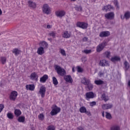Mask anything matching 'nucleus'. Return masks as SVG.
<instances>
[{
    "label": "nucleus",
    "mask_w": 130,
    "mask_h": 130,
    "mask_svg": "<svg viewBox=\"0 0 130 130\" xmlns=\"http://www.w3.org/2000/svg\"><path fill=\"white\" fill-rule=\"evenodd\" d=\"M38 118L40 119V120H43V119H44V115L43 114H40L38 116Z\"/></svg>",
    "instance_id": "nucleus-39"
},
{
    "label": "nucleus",
    "mask_w": 130,
    "mask_h": 130,
    "mask_svg": "<svg viewBox=\"0 0 130 130\" xmlns=\"http://www.w3.org/2000/svg\"><path fill=\"white\" fill-rule=\"evenodd\" d=\"M85 113L88 116H91V112H90V111H87L86 110V112Z\"/></svg>",
    "instance_id": "nucleus-50"
},
{
    "label": "nucleus",
    "mask_w": 130,
    "mask_h": 130,
    "mask_svg": "<svg viewBox=\"0 0 130 130\" xmlns=\"http://www.w3.org/2000/svg\"><path fill=\"white\" fill-rule=\"evenodd\" d=\"M103 55H104V57H106V58H108V59H110L111 53L110 51H107L103 53Z\"/></svg>",
    "instance_id": "nucleus-17"
},
{
    "label": "nucleus",
    "mask_w": 130,
    "mask_h": 130,
    "mask_svg": "<svg viewBox=\"0 0 130 130\" xmlns=\"http://www.w3.org/2000/svg\"><path fill=\"white\" fill-rule=\"evenodd\" d=\"M86 100H89V99H92L95 97L94 95V93L93 92H87L85 94Z\"/></svg>",
    "instance_id": "nucleus-12"
},
{
    "label": "nucleus",
    "mask_w": 130,
    "mask_h": 130,
    "mask_svg": "<svg viewBox=\"0 0 130 130\" xmlns=\"http://www.w3.org/2000/svg\"><path fill=\"white\" fill-rule=\"evenodd\" d=\"M48 36L53 37V38H55V36H56V33H55L54 31H52L48 34Z\"/></svg>",
    "instance_id": "nucleus-35"
},
{
    "label": "nucleus",
    "mask_w": 130,
    "mask_h": 130,
    "mask_svg": "<svg viewBox=\"0 0 130 130\" xmlns=\"http://www.w3.org/2000/svg\"><path fill=\"white\" fill-rule=\"evenodd\" d=\"M71 2H76V1H77V0H71Z\"/></svg>",
    "instance_id": "nucleus-61"
},
{
    "label": "nucleus",
    "mask_w": 130,
    "mask_h": 130,
    "mask_svg": "<svg viewBox=\"0 0 130 130\" xmlns=\"http://www.w3.org/2000/svg\"><path fill=\"white\" fill-rule=\"evenodd\" d=\"M124 67L125 68V71H127L129 69V63L127 61H125L124 62Z\"/></svg>",
    "instance_id": "nucleus-28"
},
{
    "label": "nucleus",
    "mask_w": 130,
    "mask_h": 130,
    "mask_svg": "<svg viewBox=\"0 0 130 130\" xmlns=\"http://www.w3.org/2000/svg\"><path fill=\"white\" fill-rule=\"evenodd\" d=\"M102 10L103 11H105V12H108V11L113 10V7L111 6L110 5H106L103 8Z\"/></svg>",
    "instance_id": "nucleus-15"
},
{
    "label": "nucleus",
    "mask_w": 130,
    "mask_h": 130,
    "mask_svg": "<svg viewBox=\"0 0 130 130\" xmlns=\"http://www.w3.org/2000/svg\"><path fill=\"white\" fill-rule=\"evenodd\" d=\"M64 80L66 82H68V83H73V78H72V76L71 75H67L64 77Z\"/></svg>",
    "instance_id": "nucleus-19"
},
{
    "label": "nucleus",
    "mask_w": 130,
    "mask_h": 130,
    "mask_svg": "<svg viewBox=\"0 0 130 130\" xmlns=\"http://www.w3.org/2000/svg\"><path fill=\"white\" fill-rule=\"evenodd\" d=\"M30 77L31 80H37L38 79V75L35 72L31 73Z\"/></svg>",
    "instance_id": "nucleus-23"
},
{
    "label": "nucleus",
    "mask_w": 130,
    "mask_h": 130,
    "mask_svg": "<svg viewBox=\"0 0 130 130\" xmlns=\"http://www.w3.org/2000/svg\"><path fill=\"white\" fill-rule=\"evenodd\" d=\"M28 6L29 8H31L32 9H36V3L33 2L32 1L29 0L27 1Z\"/></svg>",
    "instance_id": "nucleus-13"
},
{
    "label": "nucleus",
    "mask_w": 130,
    "mask_h": 130,
    "mask_svg": "<svg viewBox=\"0 0 130 130\" xmlns=\"http://www.w3.org/2000/svg\"><path fill=\"white\" fill-rule=\"evenodd\" d=\"M55 15L57 17H59V18H61L66 15V12L63 10H61V11H56L55 12Z\"/></svg>",
    "instance_id": "nucleus-14"
},
{
    "label": "nucleus",
    "mask_w": 130,
    "mask_h": 130,
    "mask_svg": "<svg viewBox=\"0 0 130 130\" xmlns=\"http://www.w3.org/2000/svg\"><path fill=\"white\" fill-rule=\"evenodd\" d=\"M52 80H53V84H54L55 86H56V85L58 84V81H57V79H56V78L55 77H53Z\"/></svg>",
    "instance_id": "nucleus-34"
},
{
    "label": "nucleus",
    "mask_w": 130,
    "mask_h": 130,
    "mask_svg": "<svg viewBox=\"0 0 130 130\" xmlns=\"http://www.w3.org/2000/svg\"><path fill=\"white\" fill-rule=\"evenodd\" d=\"M42 46H45V47H48V44L45 41L42 42Z\"/></svg>",
    "instance_id": "nucleus-44"
},
{
    "label": "nucleus",
    "mask_w": 130,
    "mask_h": 130,
    "mask_svg": "<svg viewBox=\"0 0 130 130\" xmlns=\"http://www.w3.org/2000/svg\"><path fill=\"white\" fill-rule=\"evenodd\" d=\"M102 115L103 117H104V116H105L104 112H102Z\"/></svg>",
    "instance_id": "nucleus-57"
},
{
    "label": "nucleus",
    "mask_w": 130,
    "mask_h": 130,
    "mask_svg": "<svg viewBox=\"0 0 130 130\" xmlns=\"http://www.w3.org/2000/svg\"><path fill=\"white\" fill-rule=\"evenodd\" d=\"M48 40H49V41H52V39L51 38H49L48 39Z\"/></svg>",
    "instance_id": "nucleus-59"
},
{
    "label": "nucleus",
    "mask_w": 130,
    "mask_h": 130,
    "mask_svg": "<svg viewBox=\"0 0 130 130\" xmlns=\"http://www.w3.org/2000/svg\"><path fill=\"white\" fill-rule=\"evenodd\" d=\"M121 19H122V16H121Z\"/></svg>",
    "instance_id": "nucleus-62"
},
{
    "label": "nucleus",
    "mask_w": 130,
    "mask_h": 130,
    "mask_svg": "<svg viewBox=\"0 0 130 130\" xmlns=\"http://www.w3.org/2000/svg\"><path fill=\"white\" fill-rule=\"evenodd\" d=\"M4 108H5V105L3 104H0V113L1 111H3V109H4Z\"/></svg>",
    "instance_id": "nucleus-47"
},
{
    "label": "nucleus",
    "mask_w": 130,
    "mask_h": 130,
    "mask_svg": "<svg viewBox=\"0 0 130 130\" xmlns=\"http://www.w3.org/2000/svg\"><path fill=\"white\" fill-rule=\"evenodd\" d=\"M96 105V102H92L90 103V106L93 107Z\"/></svg>",
    "instance_id": "nucleus-49"
},
{
    "label": "nucleus",
    "mask_w": 130,
    "mask_h": 130,
    "mask_svg": "<svg viewBox=\"0 0 130 130\" xmlns=\"http://www.w3.org/2000/svg\"><path fill=\"white\" fill-rule=\"evenodd\" d=\"M86 110L87 109H86V107L84 106L80 107L79 109V111L81 113H85V112H86Z\"/></svg>",
    "instance_id": "nucleus-32"
},
{
    "label": "nucleus",
    "mask_w": 130,
    "mask_h": 130,
    "mask_svg": "<svg viewBox=\"0 0 130 130\" xmlns=\"http://www.w3.org/2000/svg\"><path fill=\"white\" fill-rule=\"evenodd\" d=\"M55 127L53 125H50L48 126V129L47 130H55Z\"/></svg>",
    "instance_id": "nucleus-43"
},
{
    "label": "nucleus",
    "mask_w": 130,
    "mask_h": 130,
    "mask_svg": "<svg viewBox=\"0 0 130 130\" xmlns=\"http://www.w3.org/2000/svg\"><path fill=\"white\" fill-rule=\"evenodd\" d=\"M55 67V71H56V72L58 74V75H59V76H61V77H63V76H64V75L67 74L66 70L61 68L60 66L58 65H56Z\"/></svg>",
    "instance_id": "nucleus-2"
},
{
    "label": "nucleus",
    "mask_w": 130,
    "mask_h": 130,
    "mask_svg": "<svg viewBox=\"0 0 130 130\" xmlns=\"http://www.w3.org/2000/svg\"><path fill=\"white\" fill-rule=\"evenodd\" d=\"M18 96V92L16 91H13L11 92L9 98L12 101H15Z\"/></svg>",
    "instance_id": "nucleus-8"
},
{
    "label": "nucleus",
    "mask_w": 130,
    "mask_h": 130,
    "mask_svg": "<svg viewBox=\"0 0 130 130\" xmlns=\"http://www.w3.org/2000/svg\"><path fill=\"white\" fill-rule=\"evenodd\" d=\"M112 108V105L109 104H104L102 106V108L104 110L110 109Z\"/></svg>",
    "instance_id": "nucleus-20"
},
{
    "label": "nucleus",
    "mask_w": 130,
    "mask_h": 130,
    "mask_svg": "<svg viewBox=\"0 0 130 130\" xmlns=\"http://www.w3.org/2000/svg\"><path fill=\"white\" fill-rule=\"evenodd\" d=\"M128 86L130 87V80H129L128 82Z\"/></svg>",
    "instance_id": "nucleus-58"
},
{
    "label": "nucleus",
    "mask_w": 130,
    "mask_h": 130,
    "mask_svg": "<svg viewBox=\"0 0 130 130\" xmlns=\"http://www.w3.org/2000/svg\"><path fill=\"white\" fill-rule=\"evenodd\" d=\"M17 120L18 122H25V116H19Z\"/></svg>",
    "instance_id": "nucleus-29"
},
{
    "label": "nucleus",
    "mask_w": 130,
    "mask_h": 130,
    "mask_svg": "<svg viewBox=\"0 0 130 130\" xmlns=\"http://www.w3.org/2000/svg\"><path fill=\"white\" fill-rule=\"evenodd\" d=\"M26 90H29L30 91H34L35 89V86L34 84H29L26 85Z\"/></svg>",
    "instance_id": "nucleus-18"
},
{
    "label": "nucleus",
    "mask_w": 130,
    "mask_h": 130,
    "mask_svg": "<svg viewBox=\"0 0 130 130\" xmlns=\"http://www.w3.org/2000/svg\"><path fill=\"white\" fill-rule=\"evenodd\" d=\"M105 18L107 19V20H112L113 18H114V13L113 12H110L107 13L105 15Z\"/></svg>",
    "instance_id": "nucleus-10"
},
{
    "label": "nucleus",
    "mask_w": 130,
    "mask_h": 130,
    "mask_svg": "<svg viewBox=\"0 0 130 130\" xmlns=\"http://www.w3.org/2000/svg\"><path fill=\"white\" fill-rule=\"evenodd\" d=\"M72 71H73V73H75V69H74V68L72 69Z\"/></svg>",
    "instance_id": "nucleus-60"
},
{
    "label": "nucleus",
    "mask_w": 130,
    "mask_h": 130,
    "mask_svg": "<svg viewBox=\"0 0 130 130\" xmlns=\"http://www.w3.org/2000/svg\"><path fill=\"white\" fill-rule=\"evenodd\" d=\"M0 61L2 64H5L7 61V57H1L0 59Z\"/></svg>",
    "instance_id": "nucleus-31"
},
{
    "label": "nucleus",
    "mask_w": 130,
    "mask_h": 130,
    "mask_svg": "<svg viewBox=\"0 0 130 130\" xmlns=\"http://www.w3.org/2000/svg\"><path fill=\"white\" fill-rule=\"evenodd\" d=\"M124 18L126 19V20H128V19H129L130 18L129 11H127L124 14L123 19H124Z\"/></svg>",
    "instance_id": "nucleus-30"
},
{
    "label": "nucleus",
    "mask_w": 130,
    "mask_h": 130,
    "mask_svg": "<svg viewBox=\"0 0 130 130\" xmlns=\"http://www.w3.org/2000/svg\"><path fill=\"white\" fill-rule=\"evenodd\" d=\"M7 116L9 119H13L14 118V114L11 112H9L7 114Z\"/></svg>",
    "instance_id": "nucleus-33"
},
{
    "label": "nucleus",
    "mask_w": 130,
    "mask_h": 130,
    "mask_svg": "<svg viewBox=\"0 0 130 130\" xmlns=\"http://www.w3.org/2000/svg\"><path fill=\"white\" fill-rule=\"evenodd\" d=\"M110 35V32L108 31H102L100 33L99 36L103 38V37H108Z\"/></svg>",
    "instance_id": "nucleus-11"
},
{
    "label": "nucleus",
    "mask_w": 130,
    "mask_h": 130,
    "mask_svg": "<svg viewBox=\"0 0 130 130\" xmlns=\"http://www.w3.org/2000/svg\"><path fill=\"white\" fill-rule=\"evenodd\" d=\"M13 53H14L15 55H19L21 52V50L18 48H15L12 51Z\"/></svg>",
    "instance_id": "nucleus-27"
},
{
    "label": "nucleus",
    "mask_w": 130,
    "mask_h": 130,
    "mask_svg": "<svg viewBox=\"0 0 130 130\" xmlns=\"http://www.w3.org/2000/svg\"><path fill=\"white\" fill-rule=\"evenodd\" d=\"M63 38H70L71 37V34L69 33V31H66L62 34Z\"/></svg>",
    "instance_id": "nucleus-24"
},
{
    "label": "nucleus",
    "mask_w": 130,
    "mask_h": 130,
    "mask_svg": "<svg viewBox=\"0 0 130 130\" xmlns=\"http://www.w3.org/2000/svg\"><path fill=\"white\" fill-rule=\"evenodd\" d=\"M105 46H106V42H102L99 44V45H98L96 47V52H101V51L104 49Z\"/></svg>",
    "instance_id": "nucleus-4"
},
{
    "label": "nucleus",
    "mask_w": 130,
    "mask_h": 130,
    "mask_svg": "<svg viewBox=\"0 0 130 130\" xmlns=\"http://www.w3.org/2000/svg\"><path fill=\"white\" fill-rule=\"evenodd\" d=\"M82 79L81 83L86 86H85V89H86L87 91H92L93 88H94V85L91 83L90 79H87L85 77H83Z\"/></svg>",
    "instance_id": "nucleus-1"
},
{
    "label": "nucleus",
    "mask_w": 130,
    "mask_h": 130,
    "mask_svg": "<svg viewBox=\"0 0 130 130\" xmlns=\"http://www.w3.org/2000/svg\"><path fill=\"white\" fill-rule=\"evenodd\" d=\"M77 72L78 73H83V69L80 66H77Z\"/></svg>",
    "instance_id": "nucleus-42"
},
{
    "label": "nucleus",
    "mask_w": 130,
    "mask_h": 130,
    "mask_svg": "<svg viewBox=\"0 0 130 130\" xmlns=\"http://www.w3.org/2000/svg\"><path fill=\"white\" fill-rule=\"evenodd\" d=\"M115 5L116 7V10L118 11L119 10V6H118V1L117 0H115Z\"/></svg>",
    "instance_id": "nucleus-38"
},
{
    "label": "nucleus",
    "mask_w": 130,
    "mask_h": 130,
    "mask_svg": "<svg viewBox=\"0 0 130 130\" xmlns=\"http://www.w3.org/2000/svg\"><path fill=\"white\" fill-rule=\"evenodd\" d=\"M111 61H112L113 62H114V57H112L111 59H110Z\"/></svg>",
    "instance_id": "nucleus-54"
},
{
    "label": "nucleus",
    "mask_w": 130,
    "mask_h": 130,
    "mask_svg": "<svg viewBox=\"0 0 130 130\" xmlns=\"http://www.w3.org/2000/svg\"><path fill=\"white\" fill-rule=\"evenodd\" d=\"M111 130H114V126H112L111 127Z\"/></svg>",
    "instance_id": "nucleus-56"
},
{
    "label": "nucleus",
    "mask_w": 130,
    "mask_h": 130,
    "mask_svg": "<svg viewBox=\"0 0 130 130\" xmlns=\"http://www.w3.org/2000/svg\"><path fill=\"white\" fill-rule=\"evenodd\" d=\"M60 53L63 55V56H67V54H66V51H64V50L62 49L60 50Z\"/></svg>",
    "instance_id": "nucleus-41"
},
{
    "label": "nucleus",
    "mask_w": 130,
    "mask_h": 130,
    "mask_svg": "<svg viewBox=\"0 0 130 130\" xmlns=\"http://www.w3.org/2000/svg\"><path fill=\"white\" fill-rule=\"evenodd\" d=\"M84 53H86V54H89V53H91L92 52V50H84Z\"/></svg>",
    "instance_id": "nucleus-45"
},
{
    "label": "nucleus",
    "mask_w": 130,
    "mask_h": 130,
    "mask_svg": "<svg viewBox=\"0 0 130 130\" xmlns=\"http://www.w3.org/2000/svg\"><path fill=\"white\" fill-rule=\"evenodd\" d=\"M0 36H1V34H0Z\"/></svg>",
    "instance_id": "nucleus-63"
},
{
    "label": "nucleus",
    "mask_w": 130,
    "mask_h": 130,
    "mask_svg": "<svg viewBox=\"0 0 130 130\" xmlns=\"http://www.w3.org/2000/svg\"><path fill=\"white\" fill-rule=\"evenodd\" d=\"M75 9L76 10V11H78L79 12H82V11L83 10V8H82L81 6H76L75 7Z\"/></svg>",
    "instance_id": "nucleus-37"
},
{
    "label": "nucleus",
    "mask_w": 130,
    "mask_h": 130,
    "mask_svg": "<svg viewBox=\"0 0 130 130\" xmlns=\"http://www.w3.org/2000/svg\"><path fill=\"white\" fill-rule=\"evenodd\" d=\"M14 114L16 116H20L22 114V112L19 109H15L14 111Z\"/></svg>",
    "instance_id": "nucleus-26"
},
{
    "label": "nucleus",
    "mask_w": 130,
    "mask_h": 130,
    "mask_svg": "<svg viewBox=\"0 0 130 130\" xmlns=\"http://www.w3.org/2000/svg\"><path fill=\"white\" fill-rule=\"evenodd\" d=\"M60 112V108H58L57 106L55 105V108H54L50 112L51 115L53 116L54 115H56L57 113Z\"/></svg>",
    "instance_id": "nucleus-6"
},
{
    "label": "nucleus",
    "mask_w": 130,
    "mask_h": 130,
    "mask_svg": "<svg viewBox=\"0 0 130 130\" xmlns=\"http://www.w3.org/2000/svg\"><path fill=\"white\" fill-rule=\"evenodd\" d=\"M114 61H120V57L118 56H114Z\"/></svg>",
    "instance_id": "nucleus-40"
},
{
    "label": "nucleus",
    "mask_w": 130,
    "mask_h": 130,
    "mask_svg": "<svg viewBox=\"0 0 130 130\" xmlns=\"http://www.w3.org/2000/svg\"><path fill=\"white\" fill-rule=\"evenodd\" d=\"M37 53L40 55H42L44 53V48L43 47H40L38 49Z\"/></svg>",
    "instance_id": "nucleus-21"
},
{
    "label": "nucleus",
    "mask_w": 130,
    "mask_h": 130,
    "mask_svg": "<svg viewBox=\"0 0 130 130\" xmlns=\"http://www.w3.org/2000/svg\"><path fill=\"white\" fill-rule=\"evenodd\" d=\"M99 77H100V78H101V77H103V76H104V72H102V71H100L99 72Z\"/></svg>",
    "instance_id": "nucleus-46"
},
{
    "label": "nucleus",
    "mask_w": 130,
    "mask_h": 130,
    "mask_svg": "<svg viewBox=\"0 0 130 130\" xmlns=\"http://www.w3.org/2000/svg\"><path fill=\"white\" fill-rule=\"evenodd\" d=\"M77 27L79 28H81V29H87L88 28V23L84 22H77L76 24Z\"/></svg>",
    "instance_id": "nucleus-5"
},
{
    "label": "nucleus",
    "mask_w": 130,
    "mask_h": 130,
    "mask_svg": "<svg viewBox=\"0 0 130 130\" xmlns=\"http://www.w3.org/2000/svg\"><path fill=\"white\" fill-rule=\"evenodd\" d=\"M114 130H120V127L118 125H115Z\"/></svg>",
    "instance_id": "nucleus-48"
},
{
    "label": "nucleus",
    "mask_w": 130,
    "mask_h": 130,
    "mask_svg": "<svg viewBox=\"0 0 130 130\" xmlns=\"http://www.w3.org/2000/svg\"><path fill=\"white\" fill-rule=\"evenodd\" d=\"M47 80H48V75L45 74L40 78V82H41V83H45Z\"/></svg>",
    "instance_id": "nucleus-16"
},
{
    "label": "nucleus",
    "mask_w": 130,
    "mask_h": 130,
    "mask_svg": "<svg viewBox=\"0 0 130 130\" xmlns=\"http://www.w3.org/2000/svg\"><path fill=\"white\" fill-rule=\"evenodd\" d=\"M94 84H95V85L100 86V85H103V84H104V81L103 80H101V79H99L98 80H95Z\"/></svg>",
    "instance_id": "nucleus-25"
},
{
    "label": "nucleus",
    "mask_w": 130,
    "mask_h": 130,
    "mask_svg": "<svg viewBox=\"0 0 130 130\" xmlns=\"http://www.w3.org/2000/svg\"><path fill=\"white\" fill-rule=\"evenodd\" d=\"M83 41H88V37H85L82 39Z\"/></svg>",
    "instance_id": "nucleus-51"
},
{
    "label": "nucleus",
    "mask_w": 130,
    "mask_h": 130,
    "mask_svg": "<svg viewBox=\"0 0 130 130\" xmlns=\"http://www.w3.org/2000/svg\"><path fill=\"white\" fill-rule=\"evenodd\" d=\"M82 61H84V62H85L87 61V59H86L85 57H83L82 58Z\"/></svg>",
    "instance_id": "nucleus-52"
},
{
    "label": "nucleus",
    "mask_w": 130,
    "mask_h": 130,
    "mask_svg": "<svg viewBox=\"0 0 130 130\" xmlns=\"http://www.w3.org/2000/svg\"><path fill=\"white\" fill-rule=\"evenodd\" d=\"M2 14H3V11H2V10L0 9V16H2Z\"/></svg>",
    "instance_id": "nucleus-55"
},
{
    "label": "nucleus",
    "mask_w": 130,
    "mask_h": 130,
    "mask_svg": "<svg viewBox=\"0 0 130 130\" xmlns=\"http://www.w3.org/2000/svg\"><path fill=\"white\" fill-rule=\"evenodd\" d=\"M100 66L101 67H109V63L107 60L103 59L100 60Z\"/></svg>",
    "instance_id": "nucleus-9"
},
{
    "label": "nucleus",
    "mask_w": 130,
    "mask_h": 130,
    "mask_svg": "<svg viewBox=\"0 0 130 130\" xmlns=\"http://www.w3.org/2000/svg\"><path fill=\"white\" fill-rule=\"evenodd\" d=\"M106 117L107 119H111V118H112L111 114L107 112H106Z\"/></svg>",
    "instance_id": "nucleus-36"
},
{
    "label": "nucleus",
    "mask_w": 130,
    "mask_h": 130,
    "mask_svg": "<svg viewBox=\"0 0 130 130\" xmlns=\"http://www.w3.org/2000/svg\"><path fill=\"white\" fill-rule=\"evenodd\" d=\"M101 99H102V100H104L105 102H107V101L109 100V98L108 97V96H106L105 93H104L102 94Z\"/></svg>",
    "instance_id": "nucleus-22"
},
{
    "label": "nucleus",
    "mask_w": 130,
    "mask_h": 130,
    "mask_svg": "<svg viewBox=\"0 0 130 130\" xmlns=\"http://www.w3.org/2000/svg\"><path fill=\"white\" fill-rule=\"evenodd\" d=\"M46 92V87H45V86H41L39 93V94H40L42 98H44V97H45Z\"/></svg>",
    "instance_id": "nucleus-7"
},
{
    "label": "nucleus",
    "mask_w": 130,
    "mask_h": 130,
    "mask_svg": "<svg viewBox=\"0 0 130 130\" xmlns=\"http://www.w3.org/2000/svg\"><path fill=\"white\" fill-rule=\"evenodd\" d=\"M43 13L46 15H50L51 10H50V7L47 4H44L42 8Z\"/></svg>",
    "instance_id": "nucleus-3"
},
{
    "label": "nucleus",
    "mask_w": 130,
    "mask_h": 130,
    "mask_svg": "<svg viewBox=\"0 0 130 130\" xmlns=\"http://www.w3.org/2000/svg\"><path fill=\"white\" fill-rule=\"evenodd\" d=\"M51 27H52V26L50 25H47V28L48 29H51Z\"/></svg>",
    "instance_id": "nucleus-53"
}]
</instances>
